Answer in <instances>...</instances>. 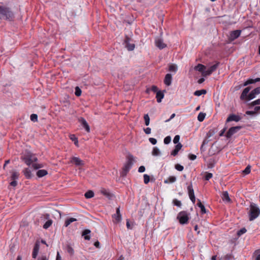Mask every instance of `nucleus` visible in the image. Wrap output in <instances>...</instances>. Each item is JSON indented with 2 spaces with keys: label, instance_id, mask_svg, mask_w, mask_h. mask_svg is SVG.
<instances>
[{
  "label": "nucleus",
  "instance_id": "f257e3e1",
  "mask_svg": "<svg viewBox=\"0 0 260 260\" xmlns=\"http://www.w3.org/2000/svg\"><path fill=\"white\" fill-rule=\"evenodd\" d=\"M14 17V14L10 8L0 5V19L12 21Z\"/></svg>",
  "mask_w": 260,
  "mask_h": 260
},
{
  "label": "nucleus",
  "instance_id": "f03ea898",
  "mask_svg": "<svg viewBox=\"0 0 260 260\" xmlns=\"http://www.w3.org/2000/svg\"><path fill=\"white\" fill-rule=\"evenodd\" d=\"M260 214V209L253 203L250 204V210L249 212V219L250 221H252L256 218Z\"/></svg>",
  "mask_w": 260,
  "mask_h": 260
},
{
  "label": "nucleus",
  "instance_id": "7ed1b4c3",
  "mask_svg": "<svg viewBox=\"0 0 260 260\" xmlns=\"http://www.w3.org/2000/svg\"><path fill=\"white\" fill-rule=\"evenodd\" d=\"M126 159V162H125L123 168V173L124 174V175L126 174V173L129 171L130 169L132 168L133 165L134 157L132 155L129 154L127 155Z\"/></svg>",
  "mask_w": 260,
  "mask_h": 260
},
{
  "label": "nucleus",
  "instance_id": "20e7f679",
  "mask_svg": "<svg viewBox=\"0 0 260 260\" xmlns=\"http://www.w3.org/2000/svg\"><path fill=\"white\" fill-rule=\"evenodd\" d=\"M177 219L179 220L180 224H186L189 220L188 214L186 211H181L178 214Z\"/></svg>",
  "mask_w": 260,
  "mask_h": 260
},
{
  "label": "nucleus",
  "instance_id": "39448f33",
  "mask_svg": "<svg viewBox=\"0 0 260 260\" xmlns=\"http://www.w3.org/2000/svg\"><path fill=\"white\" fill-rule=\"evenodd\" d=\"M219 62H217L215 64L211 66L208 70H205L202 73V76L206 77L210 75L213 72H214L219 66Z\"/></svg>",
  "mask_w": 260,
  "mask_h": 260
},
{
  "label": "nucleus",
  "instance_id": "423d86ee",
  "mask_svg": "<svg viewBox=\"0 0 260 260\" xmlns=\"http://www.w3.org/2000/svg\"><path fill=\"white\" fill-rule=\"evenodd\" d=\"M241 128V126H240L231 127L226 134V138H230L234 134L236 133Z\"/></svg>",
  "mask_w": 260,
  "mask_h": 260
},
{
  "label": "nucleus",
  "instance_id": "0eeeda50",
  "mask_svg": "<svg viewBox=\"0 0 260 260\" xmlns=\"http://www.w3.org/2000/svg\"><path fill=\"white\" fill-rule=\"evenodd\" d=\"M155 46L159 49H162L167 47V44L164 42L160 38H156L155 40Z\"/></svg>",
  "mask_w": 260,
  "mask_h": 260
},
{
  "label": "nucleus",
  "instance_id": "6e6552de",
  "mask_svg": "<svg viewBox=\"0 0 260 260\" xmlns=\"http://www.w3.org/2000/svg\"><path fill=\"white\" fill-rule=\"evenodd\" d=\"M32 154L28 153L27 155H25L21 157V159L28 166H30L32 164L31 157Z\"/></svg>",
  "mask_w": 260,
  "mask_h": 260
},
{
  "label": "nucleus",
  "instance_id": "1a4fd4ad",
  "mask_svg": "<svg viewBox=\"0 0 260 260\" xmlns=\"http://www.w3.org/2000/svg\"><path fill=\"white\" fill-rule=\"evenodd\" d=\"M188 196L191 202L194 204L196 202L195 196L194 194L193 189L191 184L187 187Z\"/></svg>",
  "mask_w": 260,
  "mask_h": 260
},
{
  "label": "nucleus",
  "instance_id": "9d476101",
  "mask_svg": "<svg viewBox=\"0 0 260 260\" xmlns=\"http://www.w3.org/2000/svg\"><path fill=\"white\" fill-rule=\"evenodd\" d=\"M259 93H260V87L255 88L248 94L247 100H251L254 99L255 95Z\"/></svg>",
  "mask_w": 260,
  "mask_h": 260
},
{
  "label": "nucleus",
  "instance_id": "9b49d317",
  "mask_svg": "<svg viewBox=\"0 0 260 260\" xmlns=\"http://www.w3.org/2000/svg\"><path fill=\"white\" fill-rule=\"evenodd\" d=\"M241 119V117L238 115L230 114L226 120V122H229L231 121L238 122Z\"/></svg>",
  "mask_w": 260,
  "mask_h": 260
},
{
  "label": "nucleus",
  "instance_id": "f8f14e48",
  "mask_svg": "<svg viewBox=\"0 0 260 260\" xmlns=\"http://www.w3.org/2000/svg\"><path fill=\"white\" fill-rule=\"evenodd\" d=\"M40 249V243L39 241H37L34 245L32 253V257L34 258H36L37 257V256L38 254L39 251Z\"/></svg>",
  "mask_w": 260,
  "mask_h": 260
},
{
  "label": "nucleus",
  "instance_id": "ddd939ff",
  "mask_svg": "<svg viewBox=\"0 0 260 260\" xmlns=\"http://www.w3.org/2000/svg\"><path fill=\"white\" fill-rule=\"evenodd\" d=\"M70 163L76 166H81V159L79 157L73 156L70 159Z\"/></svg>",
  "mask_w": 260,
  "mask_h": 260
},
{
  "label": "nucleus",
  "instance_id": "4468645a",
  "mask_svg": "<svg viewBox=\"0 0 260 260\" xmlns=\"http://www.w3.org/2000/svg\"><path fill=\"white\" fill-rule=\"evenodd\" d=\"M241 32V31L240 30H236L231 31L230 33V38L231 40H234L238 38L240 36Z\"/></svg>",
  "mask_w": 260,
  "mask_h": 260
},
{
  "label": "nucleus",
  "instance_id": "2eb2a0df",
  "mask_svg": "<svg viewBox=\"0 0 260 260\" xmlns=\"http://www.w3.org/2000/svg\"><path fill=\"white\" fill-rule=\"evenodd\" d=\"M250 90V88L249 87H246L243 90V91L240 96L241 100H247L248 95V93H249Z\"/></svg>",
  "mask_w": 260,
  "mask_h": 260
},
{
  "label": "nucleus",
  "instance_id": "dca6fc26",
  "mask_svg": "<svg viewBox=\"0 0 260 260\" xmlns=\"http://www.w3.org/2000/svg\"><path fill=\"white\" fill-rule=\"evenodd\" d=\"M113 217L114 218L115 222H119L121 220V215L120 213V208L118 207L116 209V214L113 215Z\"/></svg>",
  "mask_w": 260,
  "mask_h": 260
},
{
  "label": "nucleus",
  "instance_id": "f3484780",
  "mask_svg": "<svg viewBox=\"0 0 260 260\" xmlns=\"http://www.w3.org/2000/svg\"><path fill=\"white\" fill-rule=\"evenodd\" d=\"M172 81V76L170 74H167L166 75L165 79H164V83L167 86L171 85Z\"/></svg>",
  "mask_w": 260,
  "mask_h": 260
},
{
  "label": "nucleus",
  "instance_id": "a211bd4d",
  "mask_svg": "<svg viewBox=\"0 0 260 260\" xmlns=\"http://www.w3.org/2000/svg\"><path fill=\"white\" fill-rule=\"evenodd\" d=\"M182 145L181 143H178L176 146L175 149L171 152V155L176 156L179 151L181 149Z\"/></svg>",
  "mask_w": 260,
  "mask_h": 260
},
{
  "label": "nucleus",
  "instance_id": "6ab92c4d",
  "mask_svg": "<svg viewBox=\"0 0 260 260\" xmlns=\"http://www.w3.org/2000/svg\"><path fill=\"white\" fill-rule=\"evenodd\" d=\"M128 40L129 39L127 38L125 41V47L128 50L132 51L134 49L135 46L134 44L129 43Z\"/></svg>",
  "mask_w": 260,
  "mask_h": 260
},
{
  "label": "nucleus",
  "instance_id": "aec40b11",
  "mask_svg": "<svg viewBox=\"0 0 260 260\" xmlns=\"http://www.w3.org/2000/svg\"><path fill=\"white\" fill-rule=\"evenodd\" d=\"M23 173L26 179H30L32 177V174L29 168H25L23 170Z\"/></svg>",
  "mask_w": 260,
  "mask_h": 260
},
{
  "label": "nucleus",
  "instance_id": "412c9836",
  "mask_svg": "<svg viewBox=\"0 0 260 260\" xmlns=\"http://www.w3.org/2000/svg\"><path fill=\"white\" fill-rule=\"evenodd\" d=\"M91 233L90 230H85L82 231V237H84V239L86 240H89L90 239V236L89 235Z\"/></svg>",
  "mask_w": 260,
  "mask_h": 260
},
{
  "label": "nucleus",
  "instance_id": "4be33fe9",
  "mask_svg": "<svg viewBox=\"0 0 260 260\" xmlns=\"http://www.w3.org/2000/svg\"><path fill=\"white\" fill-rule=\"evenodd\" d=\"M48 174V172L46 170H39L36 175L39 178H42Z\"/></svg>",
  "mask_w": 260,
  "mask_h": 260
},
{
  "label": "nucleus",
  "instance_id": "5701e85b",
  "mask_svg": "<svg viewBox=\"0 0 260 260\" xmlns=\"http://www.w3.org/2000/svg\"><path fill=\"white\" fill-rule=\"evenodd\" d=\"M164 97V94L161 91L159 90L156 92V98L158 103H160Z\"/></svg>",
  "mask_w": 260,
  "mask_h": 260
},
{
  "label": "nucleus",
  "instance_id": "b1692460",
  "mask_svg": "<svg viewBox=\"0 0 260 260\" xmlns=\"http://www.w3.org/2000/svg\"><path fill=\"white\" fill-rule=\"evenodd\" d=\"M222 199L223 201L226 202H230L231 199L229 197V193L228 191H223L222 194Z\"/></svg>",
  "mask_w": 260,
  "mask_h": 260
},
{
  "label": "nucleus",
  "instance_id": "393cba45",
  "mask_svg": "<svg viewBox=\"0 0 260 260\" xmlns=\"http://www.w3.org/2000/svg\"><path fill=\"white\" fill-rule=\"evenodd\" d=\"M76 221L77 219L75 218H68L65 220L64 226L65 227H68L71 223Z\"/></svg>",
  "mask_w": 260,
  "mask_h": 260
},
{
  "label": "nucleus",
  "instance_id": "a878e982",
  "mask_svg": "<svg viewBox=\"0 0 260 260\" xmlns=\"http://www.w3.org/2000/svg\"><path fill=\"white\" fill-rule=\"evenodd\" d=\"M82 128H84L88 133L90 132V126L86 121L83 118H82Z\"/></svg>",
  "mask_w": 260,
  "mask_h": 260
},
{
  "label": "nucleus",
  "instance_id": "bb28decb",
  "mask_svg": "<svg viewBox=\"0 0 260 260\" xmlns=\"http://www.w3.org/2000/svg\"><path fill=\"white\" fill-rule=\"evenodd\" d=\"M206 68V67L202 64H198L197 66L194 67V69L196 71H198L201 72L202 74L203 73V72H204V71H205Z\"/></svg>",
  "mask_w": 260,
  "mask_h": 260
},
{
  "label": "nucleus",
  "instance_id": "cd10ccee",
  "mask_svg": "<svg viewBox=\"0 0 260 260\" xmlns=\"http://www.w3.org/2000/svg\"><path fill=\"white\" fill-rule=\"evenodd\" d=\"M176 181V178L175 176H170L167 179L164 180V183L168 184L174 183Z\"/></svg>",
  "mask_w": 260,
  "mask_h": 260
},
{
  "label": "nucleus",
  "instance_id": "c85d7f7f",
  "mask_svg": "<svg viewBox=\"0 0 260 260\" xmlns=\"http://www.w3.org/2000/svg\"><path fill=\"white\" fill-rule=\"evenodd\" d=\"M258 81H260V78H256L255 79H249L247 81H246L244 83V86H247L248 84L254 83H255V82H258Z\"/></svg>",
  "mask_w": 260,
  "mask_h": 260
},
{
  "label": "nucleus",
  "instance_id": "c756f323",
  "mask_svg": "<svg viewBox=\"0 0 260 260\" xmlns=\"http://www.w3.org/2000/svg\"><path fill=\"white\" fill-rule=\"evenodd\" d=\"M197 205L200 208L202 214H205L206 213L205 207L204 205L201 203L200 200H198Z\"/></svg>",
  "mask_w": 260,
  "mask_h": 260
},
{
  "label": "nucleus",
  "instance_id": "7c9ffc66",
  "mask_svg": "<svg viewBox=\"0 0 260 260\" xmlns=\"http://www.w3.org/2000/svg\"><path fill=\"white\" fill-rule=\"evenodd\" d=\"M94 193L92 190H88L85 194L84 196L86 199H90L94 197Z\"/></svg>",
  "mask_w": 260,
  "mask_h": 260
},
{
  "label": "nucleus",
  "instance_id": "2f4dec72",
  "mask_svg": "<svg viewBox=\"0 0 260 260\" xmlns=\"http://www.w3.org/2000/svg\"><path fill=\"white\" fill-rule=\"evenodd\" d=\"M206 115L205 113L200 112L198 116V120L200 122L203 121L205 118Z\"/></svg>",
  "mask_w": 260,
  "mask_h": 260
},
{
  "label": "nucleus",
  "instance_id": "473e14b6",
  "mask_svg": "<svg viewBox=\"0 0 260 260\" xmlns=\"http://www.w3.org/2000/svg\"><path fill=\"white\" fill-rule=\"evenodd\" d=\"M206 93V90L205 89H202L197 90L194 92V95L196 96H200L202 94H204Z\"/></svg>",
  "mask_w": 260,
  "mask_h": 260
},
{
  "label": "nucleus",
  "instance_id": "72a5a7b5",
  "mask_svg": "<svg viewBox=\"0 0 260 260\" xmlns=\"http://www.w3.org/2000/svg\"><path fill=\"white\" fill-rule=\"evenodd\" d=\"M160 151L159 150V149L156 147H155L153 148V150H152V154L154 156H158L160 154Z\"/></svg>",
  "mask_w": 260,
  "mask_h": 260
},
{
  "label": "nucleus",
  "instance_id": "f704fd0d",
  "mask_svg": "<svg viewBox=\"0 0 260 260\" xmlns=\"http://www.w3.org/2000/svg\"><path fill=\"white\" fill-rule=\"evenodd\" d=\"M52 223V220L51 219L48 220L43 225V228L45 229H47L49 228Z\"/></svg>",
  "mask_w": 260,
  "mask_h": 260
},
{
  "label": "nucleus",
  "instance_id": "c9c22d12",
  "mask_svg": "<svg viewBox=\"0 0 260 260\" xmlns=\"http://www.w3.org/2000/svg\"><path fill=\"white\" fill-rule=\"evenodd\" d=\"M177 70V66L175 64H170L169 66V71L170 72L176 73Z\"/></svg>",
  "mask_w": 260,
  "mask_h": 260
},
{
  "label": "nucleus",
  "instance_id": "e433bc0d",
  "mask_svg": "<svg viewBox=\"0 0 260 260\" xmlns=\"http://www.w3.org/2000/svg\"><path fill=\"white\" fill-rule=\"evenodd\" d=\"M19 174L18 172H13L11 176V180H16L18 179Z\"/></svg>",
  "mask_w": 260,
  "mask_h": 260
},
{
  "label": "nucleus",
  "instance_id": "4c0bfd02",
  "mask_svg": "<svg viewBox=\"0 0 260 260\" xmlns=\"http://www.w3.org/2000/svg\"><path fill=\"white\" fill-rule=\"evenodd\" d=\"M32 168L35 170H37L44 167V165L42 164H36L34 163L32 165Z\"/></svg>",
  "mask_w": 260,
  "mask_h": 260
},
{
  "label": "nucleus",
  "instance_id": "58836bf2",
  "mask_svg": "<svg viewBox=\"0 0 260 260\" xmlns=\"http://www.w3.org/2000/svg\"><path fill=\"white\" fill-rule=\"evenodd\" d=\"M145 125L148 126L150 123V118L148 114H145L144 116Z\"/></svg>",
  "mask_w": 260,
  "mask_h": 260
},
{
  "label": "nucleus",
  "instance_id": "ea45409f",
  "mask_svg": "<svg viewBox=\"0 0 260 260\" xmlns=\"http://www.w3.org/2000/svg\"><path fill=\"white\" fill-rule=\"evenodd\" d=\"M75 94L77 96H79L81 95V89L79 86H76L75 87Z\"/></svg>",
  "mask_w": 260,
  "mask_h": 260
},
{
  "label": "nucleus",
  "instance_id": "a19ab883",
  "mask_svg": "<svg viewBox=\"0 0 260 260\" xmlns=\"http://www.w3.org/2000/svg\"><path fill=\"white\" fill-rule=\"evenodd\" d=\"M246 231H247V230L245 228H243L237 232V235L239 237H240L242 235L245 234L246 232Z\"/></svg>",
  "mask_w": 260,
  "mask_h": 260
},
{
  "label": "nucleus",
  "instance_id": "79ce46f5",
  "mask_svg": "<svg viewBox=\"0 0 260 260\" xmlns=\"http://www.w3.org/2000/svg\"><path fill=\"white\" fill-rule=\"evenodd\" d=\"M173 204L174 206H176L177 207H181V201L178 200L177 199H175L173 200Z\"/></svg>",
  "mask_w": 260,
  "mask_h": 260
},
{
  "label": "nucleus",
  "instance_id": "37998d69",
  "mask_svg": "<svg viewBox=\"0 0 260 260\" xmlns=\"http://www.w3.org/2000/svg\"><path fill=\"white\" fill-rule=\"evenodd\" d=\"M251 171V167L248 165L246 167V168L243 171V173L245 175L249 174Z\"/></svg>",
  "mask_w": 260,
  "mask_h": 260
},
{
  "label": "nucleus",
  "instance_id": "c03bdc74",
  "mask_svg": "<svg viewBox=\"0 0 260 260\" xmlns=\"http://www.w3.org/2000/svg\"><path fill=\"white\" fill-rule=\"evenodd\" d=\"M30 120L33 122L38 121V115L36 114H32L30 117Z\"/></svg>",
  "mask_w": 260,
  "mask_h": 260
},
{
  "label": "nucleus",
  "instance_id": "a18cd8bd",
  "mask_svg": "<svg viewBox=\"0 0 260 260\" xmlns=\"http://www.w3.org/2000/svg\"><path fill=\"white\" fill-rule=\"evenodd\" d=\"M143 177L144 183L146 184H148L150 181L149 176L147 174H144Z\"/></svg>",
  "mask_w": 260,
  "mask_h": 260
},
{
  "label": "nucleus",
  "instance_id": "49530a36",
  "mask_svg": "<svg viewBox=\"0 0 260 260\" xmlns=\"http://www.w3.org/2000/svg\"><path fill=\"white\" fill-rule=\"evenodd\" d=\"M67 250L68 252L71 255L73 254V253H74V249H73V248L71 246H70V245H68L67 248Z\"/></svg>",
  "mask_w": 260,
  "mask_h": 260
},
{
  "label": "nucleus",
  "instance_id": "de8ad7c7",
  "mask_svg": "<svg viewBox=\"0 0 260 260\" xmlns=\"http://www.w3.org/2000/svg\"><path fill=\"white\" fill-rule=\"evenodd\" d=\"M254 254L256 255L255 260H260V249L256 250Z\"/></svg>",
  "mask_w": 260,
  "mask_h": 260
},
{
  "label": "nucleus",
  "instance_id": "09e8293b",
  "mask_svg": "<svg viewBox=\"0 0 260 260\" xmlns=\"http://www.w3.org/2000/svg\"><path fill=\"white\" fill-rule=\"evenodd\" d=\"M175 169L179 171H183V169H184V167L183 166H181V165H179V164H176L175 166Z\"/></svg>",
  "mask_w": 260,
  "mask_h": 260
},
{
  "label": "nucleus",
  "instance_id": "8fccbe9b",
  "mask_svg": "<svg viewBox=\"0 0 260 260\" xmlns=\"http://www.w3.org/2000/svg\"><path fill=\"white\" fill-rule=\"evenodd\" d=\"M100 191H101V193H102L103 194H104L105 196H106L107 197H109L110 196L109 192L106 189H105L104 188H102Z\"/></svg>",
  "mask_w": 260,
  "mask_h": 260
},
{
  "label": "nucleus",
  "instance_id": "3c124183",
  "mask_svg": "<svg viewBox=\"0 0 260 260\" xmlns=\"http://www.w3.org/2000/svg\"><path fill=\"white\" fill-rule=\"evenodd\" d=\"M171 140V138L170 136L166 137L164 140V143L166 144H168L170 143Z\"/></svg>",
  "mask_w": 260,
  "mask_h": 260
},
{
  "label": "nucleus",
  "instance_id": "603ef678",
  "mask_svg": "<svg viewBox=\"0 0 260 260\" xmlns=\"http://www.w3.org/2000/svg\"><path fill=\"white\" fill-rule=\"evenodd\" d=\"M180 140V136L179 135H176L173 139V142L174 144L179 143V141Z\"/></svg>",
  "mask_w": 260,
  "mask_h": 260
},
{
  "label": "nucleus",
  "instance_id": "864d4df0",
  "mask_svg": "<svg viewBox=\"0 0 260 260\" xmlns=\"http://www.w3.org/2000/svg\"><path fill=\"white\" fill-rule=\"evenodd\" d=\"M213 176V175L211 173H207L205 175V180H209L210 179H211Z\"/></svg>",
  "mask_w": 260,
  "mask_h": 260
},
{
  "label": "nucleus",
  "instance_id": "5fc2aeb1",
  "mask_svg": "<svg viewBox=\"0 0 260 260\" xmlns=\"http://www.w3.org/2000/svg\"><path fill=\"white\" fill-rule=\"evenodd\" d=\"M149 142L153 145H155L157 143V140L155 138H150L149 139Z\"/></svg>",
  "mask_w": 260,
  "mask_h": 260
},
{
  "label": "nucleus",
  "instance_id": "6e6d98bb",
  "mask_svg": "<svg viewBox=\"0 0 260 260\" xmlns=\"http://www.w3.org/2000/svg\"><path fill=\"white\" fill-rule=\"evenodd\" d=\"M69 137H70V139L73 142H74V141H76V140L78 139V138L76 137V136L75 135H74V134L70 135Z\"/></svg>",
  "mask_w": 260,
  "mask_h": 260
},
{
  "label": "nucleus",
  "instance_id": "4d7b16f0",
  "mask_svg": "<svg viewBox=\"0 0 260 260\" xmlns=\"http://www.w3.org/2000/svg\"><path fill=\"white\" fill-rule=\"evenodd\" d=\"M188 157L190 160H193L196 159L197 156L193 154H190L188 155Z\"/></svg>",
  "mask_w": 260,
  "mask_h": 260
},
{
  "label": "nucleus",
  "instance_id": "13d9d810",
  "mask_svg": "<svg viewBox=\"0 0 260 260\" xmlns=\"http://www.w3.org/2000/svg\"><path fill=\"white\" fill-rule=\"evenodd\" d=\"M145 171V168L144 166H142L139 168L138 171L140 173L144 172Z\"/></svg>",
  "mask_w": 260,
  "mask_h": 260
},
{
  "label": "nucleus",
  "instance_id": "bf43d9fd",
  "mask_svg": "<svg viewBox=\"0 0 260 260\" xmlns=\"http://www.w3.org/2000/svg\"><path fill=\"white\" fill-rule=\"evenodd\" d=\"M158 88L156 86L153 85L151 88V90H152L154 92H157L158 91Z\"/></svg>",
  "mask_w": 260,
  "mask_h": 260
},
{
  "label": "nucleus",
  "instance_id": "052dcab7",
  "mask_svg": "<svg viewBox=\"0 0 260 260\" xmlns=\"http://www.w3.org/2000/svg\"><path fill=\"white\" fill-rule=\"evenodd\" d=\"M145 134H150L151 133V129L150 127H147L144 129Z\"/></svg>",
  "mask_w": 260,
  "mask_h": 260
},
{
  "label": "nucleus",
  "instance_id": "680f3d73",
  "mask_svg": "<svg viewBox=\"0 0 260 260\" xmlns=\"http://www.w3.org/2000/svg\"><path fill=\"white\" fill-rule=\"evenodd\" d=\"M38 260H48V258L46 255H42L38 258Z\"/></svg>",
  "mask_w": 260,
  "mask_h": 260
},
{
  "label": "nucleus",
  "instance_id": "e2e57ef3",
  "mask_svg": "<svg viewBox=\"0 0 260 260\" xmlns=\"http://www.w3.org/2000/svg\"><path fill=\"white\" fill-rule=\"evenodd\" d=\"M13 181L10 182V185L13 187H15L17 185L16 180H12Z\"/></svg>",
  "mask_w": 260,
  "mask_h": 260
},
{
  "label": "nucleus",
  "instance_id": "0e129e2a",
  "mask_svg": "<svg viewBox=\"0 0 260 260\" xmlns=\"http://www.w3.org/2000/svg\"><path fill=\"white\" fill-rule=\"evenodd\" d=\"M259 104H260V99H258L257 100H255L252 103V105L253 106L256 105H259Z\"/></svg>",
  "mask_w": 260,
  "mask_h": 260
},
{
  "label": "nucleus",
  "instance_id": "69168bd1",
  "mask_svg": "<svg viewBox=\"0 0 260 260\" xmlns=\"http://www.w3.org/2000/svg\"><path fill=\"white\" fill-rule=\"evenodd\" d=\"M32 164L33 162H36L38 161L37 157H35L34 154H32V156L31 157Z\"/></svg>",
  "mask_w": 260,
  "mask_h": 260
},
{
  "label": "nucleus",
  "instance_id": "338daca9",
  "mask_svg": "<svg viewBox=\"0 0 260 260\" xmlns=\"http://www.w3.org/2000/svg\"><path fill=\"white\" fill-rule=\"evenodd\" d=\"M226 127L223 128L220 132V133H219V136H222L224 134V133H225V131H226Z\"/></svg>",
  "mask_w": 260,
  "mask_h": 260
},
{
  "label": "nucleus",
  "instance_id": "774afa93",
  "mask_svg": "<svg viewBox=\"0 0 260 260\" xmlns=\"http://www.w3.org/2000/svg\"><path fill=\"white\" fill-rule=\"evenodd\" d=\"M56 260H61V257L59 254V252H57Z\"/></svg>",
  "mask_w": 260,
  "mask_h": 260
}]
</instances>
